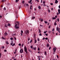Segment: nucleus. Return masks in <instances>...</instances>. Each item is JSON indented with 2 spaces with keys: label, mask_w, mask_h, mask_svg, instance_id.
<instances>
[{
  "label": "nucleus",
  "mask_w": 60,
  "mask_h": 60,
  "mask_svg": "<svg viewBox=\"0 0 60 60\" xmlns=\"http://www.w3.org/2000/svg\"><path fill=\"white\" fill-rule=\"evenodd\" d=\"M16 23H18V26H17V24L16 23H15V27L16 29H19V22H16Z\"/></svg>",
  "instance_id": "obj_1"
},
{
  "label": "nucleus",
  "mask_w": 60,
  "mask_h": 60,
  "mask_svg": "<svg viewBox=\"0 0 60 60\" xmlns=\"http://www.w3.org/2000/svg\"><path fill=\"white\" fill-rule=\"evenodd\" d=\"M56 49H57L56 47H55V48H53V50L54 51V52L53 53V54H55V53L56 52Z\"/></svg>",
  "instance_id": "obj_2"
},
{
  "label": "nucleus",
  "mask_w": 60,
  "mask_h": 60,
  "mask_svg": "<svg viewBox=\"0 0 60 60\" xmlns=\"http://www.w3.org/2000/svg\"><path fill=\"white\" fill-rule=\"evenodd\" d=\"M58 13H57V15H59L60 13V9H59L58 10Z\"/></svg>",
  "instance_id": "obj_3"
},
{
  "label": "nucleus",
  "mask_w": 60,
  "mask_h": 60,
  "mask_svg": "<svg viewBox=\"0 0 60 60\" xmlns=\"http://www.w3.org/2000/svg\"><path fill=\"white\" fill-rule=\"evenodd\" d=\"M24 51L27 50V48H26V46H25L24 47Z\"/></svg>",
  "instance_id": "obj_4"
},
{
  "label": "nucleus",
  "mask_w": 60,
  "mask_h": 60,
  "mask_svg": "<svg viewBox=\"0 0 60 60\" xmlns=\"http://www.w3.org/2000/svg\"><path fill=\"white\" fill-rule=\"evenodd\" d=\"M20 53H22V52H23V49H21L20 51Z\"/></svg>",
  "instance_id": "obj_5"
},
{
  "label": "nucleus",
  "mask_w": 60,
  "mask_h": 60,
  "mask_svg": "<svg viewBox=\"0 0 60 60\" xmlns=\"http://www.w3.org/2000/svg\"><path fill=\"white\" fill-rule=\"evenodd\" d=\"M58 2V1H57V0H55V4H57Z\"/></svg>",
  "instance_id": "obj_6"
},
{
  "label": "nucleus",
  "mask_w": 60,
  "mask_h": 60,
  "mask_svg": "<svg viewBox=\"0 0 60 60\" xmlns=\"http://www.w3.org/2000/svg\"><path fill=\"white\" fill-rule=\"evenodd\" d=\"M60 30V28H57L56 29L57 31H59Z\"/></svg>",
  "instance_id": "obj_7"
},
{
  "label": "nucleus",
  "mask_w": 60,
  "mask_h": 60,
  "mask_svg": "<svg viewBox=\"0 0 60 60\" xmlns=\"http://www.w3.org/2000/svg\"><path fill=\"white\" fill-rule=\"evenodd\" d=\"M6 0H2L1 2H2L3 3V2H5Z\"/></svg>",
  "instance_id": "obj_8"
},
{
  "label": "nucleus",
  "mask_w": 60,
  "mask_h": 60,
  "mask_svg": "<svg viewBox=\"0 0 60 60\" xmlns=\"http://www.w3.org/2000/svg\"><path fill=\"white\" fill-rule=\"evenodd\" d=\"M38 31L39 33H41V30L40 29H39Z\"/></svg>",
  "instance_id": "obj_9"
},
{
  "label": "nucleus",
  "mask_w": 60,
  "mask_h": 60,
  "mask_svg": "<svg viewBox=\"0 0 60 60\" xmlns=\"http://www.w3.org/2000/svg\"><path fill=\"white\" fill-rule=\"evenodd\" d=\"M26 34H27L28 33H29V31H28V30L26 31Z\"/></svg>",
  "instance_id": "obj_10"
},
{
  "label": "nucleus",
  "mask_w": 60,
  "mask_h": 60,
  "mask_svg": "<svg viewBox=\"0 0 60 60\" xmlns=\"http://www.w3.org/2000/svg\"><path fill=\"white\" fill-rule=\"evenodd\" d=\"M35 17H34L33 16H32V17L31 19H35Z\"/></svg>",
  "instance_id": "obj_11"
},
{
  "label": "nucleus",
  "mask_w": 60,
  "mask_h": 60,
  "mask_svg": "<svg viewBox=\"0 0 60 60\" xmlns=\"http://www.w3.org/2000/svg\"><path fill=\"white\" fill-rule=\"evenodd\" d=\"M24 51L26 52V54H27V53H28V51L27 50H25Z\"/></svg>",
  "instance_id": "obj_12"
},
{
  "label": "nucleus",
  "mask_w": 60,
  "mask_h": 60,
  "mask_svg": "<svg viewBox=\"0 0 60 60\" xmlns=\"http://www.w3.org/2000/svg\"><path fill=\"white\" fill-rule=\"evenodd\" d=\"M10 44H11V45H12L13 44V41H12L11 42V43Z\"/></svg>",
  "instance_id": "obj_13"
},
{
  "label": "nucleus",
  "mask_w": 60,
  "mask_h": 60,
  "mask_svg": "<svg viewBox=\"0 0 60 60\" xmlns=\"http://www.w3.org/2000/svg\"><path fill=\"white\" fill-rule=\"evenodd\" d=\"M46 46H47V47H49V44H47V45H46Z\"/></svg>",
  "instance_id": "obj_14"
},
{
  "label": "nucleus",
  "mask_w": 60,
  "mask_h": 60,
  "mask_svg": "<svg viewBox=\"0 0 60 60\" xmlns=\"http://www.w3.org/2000/svg\"><path fill=\"white\" fill-rule=\"evenodd\" d=\"M36 42H37V40H35L34 43H36Z\"/></svg>",
  "instance_id": "obj_15"
},
{
  "label": "nucleus",
  "mask_w": 60,
  "mask_h": 60,
  "mask_svg": "<svg viewBox=\"0 0 60 60\" xmlns=\"http://www.w3.org/2000/svg\"><path fill=\"white\" fill-rule=\"evenodd\" d=\"M45 55H46H46H47V52H45Z\"/></svg>",
  "instance_id": "obj_16"
},
{
  "label": "nucleus",
  "mask_w": 60,
  "mask_h": 60,
  "mask_svg": "<svg viewBox=\"0 0 60 60\" xmlns=\"http://www.w3.org/2000/svg\"><path fill=\"white\" fill-rule=\"evenodd\" d=\"M19 0H16L15 2L17 3V2H19Z\"/></svg>",
  "instance_id": "obj_17"
},
{
  "label": "nucleus",
  "mask_w": 60,
  "mask_h": 60,
  "mask_svg": "<svg viewBox=\"0 0 60 60\" xmlns=\"http://www.w3.org/2000/svg\"><path fill=\"white\" fill-rule=\"evenodd\" d=\"M38 8L39 9H41V6H38Z\"/></svg>",
  "instance_id": "obj_18"
},
{
  "label": "nucleus",
  "mask_w": 60,
  "mask_h": 60,
  "mask_svg": "<svg viewBox=\"0 0 60 60\" xmlns=\"http://www.w3.org/2000/svg\"><path fill=\"white\" fill-rule=\"evenodd\" d=\"M8 26H11V24L10 23H8Z\"/></svg>",
  "instance_id": "obj_19"
},
{
  "label": "nucleus",
  "mask_w": 60,
  "mask_h": 60,
  "mask_svg": "<svg viewBox=\"0 0 60 60\" xmlns=\"http://www.w3.org/2000/svg\"><path fill=\"white\" fill-rule=\"evenodd\" d=\"M45 24H47V23H48V22H46V21H45Z\"/></svg>",
  "instance_id": "obj_20"
},
{
  "label": "nucleus",
  "mask_w": 60,
  "mask_h": 60,
  "mask_svg": "<svg viewBox=\"0 0 60 60\" xmlns=\"http://www.w3.org/2000/svg\"><path fill=\"white\" fill-rule=\"evenodd\" d=\"M33 49H34V50H36V47H35L34 48H33Z\"/></svg>",
  "instance_id": "obj_21"
},
{
  "label": "nucleus",
  "mask_w": 60,
  "mask_h": 60,
  "mask_svg": "<svg viewBox=\"0 0 60 60\" xmlns=\"http://www.w3.org/2000/svg\"><path fill=\"white\" fill-rule=\"evenodd\" d=\"M32 1V0H30V1L28 2V3H30L31 2V1Z\"/></svg>",
  "instance_id": "obj_22"
},
{
  "label": "nucleus",
  "mask_w": 60,
  "mask_h": 60,
  "mask_svg": "<svg viewBox=\"0 0 60 60\" xmlns=\"http://www.w3.org/2000/svg\"><path fill=\"white\" fill-rule=\"evenodd\" d=\"M15 43L13 44V45H12V46H15Z\"/></svg>",
  "instance_id": "obj_23"
},
{
  "label": "nucleus",
  "mask_w": 60,
  "mask_h": 60,
  "mask_svg": "<svg viewBox=\"0 0 60 60\" xmlns=\"http://www.w3.org/2000/svg\"><path fill=\"white\" fill-rule=\"evenodd\" d=\"M21 32L23 34V30H22L21 31Z\"/></svg>",
  "instance_id": "obj_24"
},
{
  "label": "nucleus",
  "mask_w": 60,
  "mask_h": 60,
  "mask_svg": "<svg viewBox=\"0 0 60 60\" xmlns=\"http://www.w3.org/2000/svg\"><path fill=\"white\" fill-rule=\"evenodd\" d=\"M4 34L5 35H6V34H7L6 33V32H5V33Z\"/></svg>",
  "instance_id": "obj_25"
},
{
  "label": "nucleus",
  "mask_w": 60,
  "mask_h": 60,
  "mask_svg": "<svg viewBox=\"0 0 60 60\" xmlns=\"http://www.w3.org/2000/svg\"><path fill=\"white\" fill-rule=\"evenodd\" d=\"M43 4H45V1H43Z\"/></svg>",
  "instance_id": "obj_26"
},
{
  "label": "nucleus",
  "mask_w": 60,
  "mask_h": 60,
  "mask_svg": "<svg viewBox=\"0 0 60 60\" xmlns=\"http://www.w3.org/2000/svg\"><path fill=\"white\" fill-rule=\"evenodd\" d=\"M48 11L49 12V13L50 12V10H49V9H48Z\"/></svg>",
  "instance_id": "obj_27"
},
{
  "label": "nucleus",
  "mask_w": 60,
  "mask_h": 60,
  "mask_svg": "<svg viewBox=\"0 0 60 60\" xmlns=\"http://www.w3.org/2000/svg\"><path fill=\"white\" fill-rule=\"evenodd\" d=\"M2 38L3 39H4V40H5V38H4L3 37H2Z\"/></svg>",
  "instance_id": "obj_28"
},
{
  "label": "nucleus",
  "mask_w": 60,
  "mask_h": 60,
  "mask_svg": "<svg viewBox=\"0 0 60 60\" xmlns=\"http://www.w3.org/2000/svg\"><path fill=\"white\" fill-rule=\"evenodd\" d=\"M6 44H9V43H8V41H6Z\"/></svg>",
  "instance_id": "obj_29"
},
{
  "label": "nucleus",
  "mask_w": 60,
  "mask_h": 60,
  "mask_svg": "<svg viewBox=\"0 0 60 60\" xmlns=\"http://www.w3.org/2000/svg\"><path fill=\"white\" fill-rule=\"evenodd\" d=\"M32 7V6H31L30 7V10H32V8H31Z\"/></svg>",
  "instance_id": "obj_30"
},
{
  "label": "nucleus",
  "mask_w": 60,
  "mask_h": 60,
  "mask_svg": "<svg viewBox=\"0 0 60 60\" xmlns=\"http://www.w3.org/2000/svg\"><path fill=\"white\" fill-rule=\"evenodd\" d=\"M52 32H54V29L53 28L52 30Z\"/></svg>",
  "instance_id": "obj_31"
},
{
  "label": "nucleus",
  "mask_w": 60,
  "mask_h": 60,
  "mask_svg": "<svg viewBox=\"0 0 60 60\" xmlns=\"http://www.w3.org/2000/svg\"><path fill=\"white\" fill-rule=\"evenodd\" d=\"M4 52H6L7 51V50H6L5 49L4 51Z\"/></svg>",
  "instance_id": "obj_32"
},
{
  "label": "nucleus",
  "mask_w": 60,
  "mask_h": 60,
  "mask_svg": "<svg viewBox=\"0 0 60 60\" xmlns=\"http://www.w3.org/2000/svg\"><path fill=\"white\" fill-rule=\"evenodd\" d=\"M59 18H58V19H57V21H58V22H59Z\"/></svg>",
  "instance_id": "obj_33"
},
{
  "label": "nucleus",
  "mask_w": 60,
  "mask_h": 60,
  "mask_svg": "<svg viewBox=\"0 0 60 60\" xmlns=\"http://www.w3.org/2000/svg\"><path fill=\"white\" fill-rule=\"evenodd\" d=\"M42 35V34H41V33H40L39 34V36H41Z\"/></svg>",
  "instance_id": "obj_34"
},
{
  "label": "nucleus",
  "mask_w": 60,
  "mask_h": 60,
  "mask_svg": "<svg viewBox=\"0 0 60 60\" xmlns=\"http://www.w3.org/2000/svg\"><path fill=\"white\" fill-rule=\"evenodd\" d=\"M56 56H57V58H59V57H58V55H56Z\"/></svg>",
  "instance_id": "obj_35"
},
{
  "label": "nucleus",
  "mask_w": 60,
  "mask_h": 60,
  "mask_svg": "<svg viewBox=\"0 0 60 60\" xmlns=\"http://www.w3.org/2000/svg\"><path fill=\"white\" fill-rule=\"evenodd\" d=\"M38 51H40V48H38Z\"/></svg>",
  "instance_id": "obj_36"
},
{
  "label": "nucleus",
  "mask_w": 60,
  "mask_h": 60,
  "mask_svg": "<svg viewBox=\"0 0 60 60\" xmlns=\"http://www.w3.org/2000/svg\"><path fill=\"white\" fill-rule=\"evenodd\" d=\"M10 40H13V38H10Z\"/></svg>",
  "instance_id": "obj_37"
},
{
  "label": "nucleus",
  "mask_w": 60,
  "mask_h": 60,
  "mask_svg": "<svg viewBox=\"0 0 60 60\" xmlns=\"http://www.w3.org/2000/svg\"><path fill=\"white\" fill-rule=\"evenodd\" d=\"M30 43H31L32 42V40H31L30 41Z\"/></svg>",
  "instance_id": "obj_38"
},
{
  "label": "nucleus",
  "mask_w": 60,
  "mask_h": 60,
  "mask_svg": "<svg viewBox=\"0 0 60 60\" xmlns=\"http://www.w3.org/2000/svg\"><path fill=\"white\" fill-rule=\"evenodd\" d=\"M30 48L31 49H33V46H30Z\"/></svg>",
  "instance_id": "obj_39"
},
{
  "label": "nucleus",
  "mask_w": 60,
  "mask_h": 60,
  "mask_svg": "<svg viewBox=\"0 0 60 60\" xmlns=\"http://www.w3.org/2000/svg\"><path fill=\"white\" fill-rule=\"evenodd\" d=\"M36 38L35 37V36H34V39H35Z\"/></svg>",
  "instance_id": "obj_40"
},
{
  "label": "nucleus",
  "mask_w": 60,
  "mask_h": 60,
  "mask_svg": "<svg viewBox=\"0 0 60 60\" xmlns=\"http://www.w3.org/2000/svg\"><path fill=\"white\" fill-rule=\"evenodd\" d=\"M4 10H6V8H4Z\"/></svg>",
  "instance_id": "obj_41"
},
{
  "label": "nucleus",
  "mask_w": 60,
  "mask_h": 60,
  "mask_svg": "<svg viewBox=\"0 0 60 60\" xmlns=\"http://www.w3.org/2000/svg\"><path fill=\"white\" fill-rule=\"evenodd\" d=\"M48 38H45V40H48Z\"/></svg>",
  "instance_id": "obj_42"
},
{
  "label": "nucleus",
  "mask_w": 60,
  "mask_h": 60,
  "mask_svg": "<svg viewBox=\"0 0 60 60\" xmlns=\"http://www.w3.org/2000/svg\"><path fill=\"white\" fill-rule=\"evenodd\" d=\"M53 19H56V18H55V17H53Z\"/></svg>",
  "instance_id": "obj_43"
},
{
  "label": "nucleus",
  "mask_w": 60,
  "mask_h": 60,
  "mask_svg": "<svg viewBox=\"0 0 60 60\" xmlns=\"http://www.w3.org/2000/svg\"><path fill=\"white\" fill-rule=\"evenodd\" d=\"M5 27H7V26L6 25H5Z\"/></svg>",
  "instance_id": "obj_44"
},
{
  "label": "nucleus",
  "mask_w": 60,
  "mask_h": 60,
  "mask_svg": "<svg viewBox=\"0 0 60 60\" xmlns=\"http://www.w3.org/2000/svg\"><path fill=\"white\" fill-rule=\"evenodd\" d=\"M38 58H39V57H41V56H38Z\"/></svg>",
  "instance_id": "obj_45"
},
{
  "label": "nucleus",
  "mask_w": 60,
  "mask_h": 60,
  "mask_svg": "<svg viewBox=\"0 0 60 60\" xmlns=\"http://www.w3.org/2000/svg\"><path fill=\"white\" fill-rule=\"evenodd\" d=\"M49 33H50L51 32V31L50 30H49Z\"/></svg>",
  "instance_id": "obj_46"
},
{
  "label": "nucleus",
  "mask_w": 60,
  "mask_h": 60,
  "mask_svg": "<svg viewBox=\"0 0 60 60\" xmlns=\"http://www.w3.org/2000/svg\"><path fill=\"white\" fill-rule=\"evenodd\" d=\"M22 47H23V46H24V44H22Z\"/></svg>",
  "instance_id": "obj_47"
},
{
  "label": "nucleus",
  "mask_w": 60,
  "mask_h": 60,
  "mask_svg": "<svg viewBox=\"0 0 60 60\" xmlns=\"http://www.w3.org/2000/svg\"><path fill=\"white\" fill-rule=\"evenodd\" d=\"M54 25H56V23L55 22L54 23Z\"/></svg>",
  "instance_id": "obj_48"
},
{
  "label": "nucleus",
  "mask_w": 60,
  "mask_h": 60,
  "mask_svg": "<svg viewBox=\"0 0 60 60\" xmlns=\"http://www.w3.org/2000/svg\"><path fill=\"white\" fill-rule=\"evenodd\" d=\"M26 5H27V6H29V5H28V4H26Z\"/></svg>",
  "instance_id": "obj_49"
},
{
  "label": "nucleus",
  "mask_w": 60,
  "mask_h": 60,
  "mask_svg": "<svg viewBox=\"0 0 60 60\" xmlns=\"http://www.w3.org/2000/svg\"><path fill=\"white\" fill-rule=\"evenodd\" d=\"M38 41H40V39L39 38H38Z\"/></svg>",
  "instance_id": "obj_50"
},
{
  "label": "nucleus",
  "mask_w": 60,
  "mask_h": 60,
  "mask_svg": "<svg viewBox=\"0 0 60 60\" xmlns=\"http://www.w3.org/2000/svg\"><path fill=\"white\" fill-rule=\"evenodd\" d=\"M39 60H41V58H38Z\"/></svg>",
  "instance_id": "obj_51"
},
{
  "label": "nucleus",
  "mask_w": 60,
  "mask_h": 60,
  "mask_svg": "<svg viewBox=\"0 0 60 60\" xmlns=\"http://www.w3.org/2000/svg\"><path fill=\"white\" fill-rule=\"evenodd\" d=\"M40 26H41L42 27L43 26V25H40Z\"/></svg>",
  "instance_id": "obj_52"
},
{
  "label": "nucleus",
  "mask_w": 60,
  "mask_h": 60,
  "mask_svg": "<svg viewBox=\"0 0 60 60\" xmlns=\"http://www.w3.org/2000/svg\"><path fill=\"white\" fill-rule=\"evenodd\" d=\"M50 49H51V47H50L49 48V50H50Z\"/></svg>",
  "instance_id": "obj_53"
},
{
  "label": "nucleus",
  "mask_w": 60,
  "mask_h": 60,
  "mask_svg": "<svg viewBox=\"0 0 60 60\" xmlns=\"http://www.w3.org/2000/svg\"><path fill=\"white\" fill-rule=\"evenodd\" d=\"M19 46H21V44H19Z\"/></svg>",
  "instance_id": "obj_54"
},
{
  "label": "nucleus",
  "mask_w": 60,
  "mask_h": 60,
  "mask_svg": "<svg viewBox=\"0 0 60 60\" xmlns=\"http://www.w3.org/2000/svg\"><path fill=\"white\" fill-rule=\"evenodd\" d=\"M22 3H23V4H24V1H23L22 2Z\"/></svg>",
  "instance_id": "obj_55"
},
{
  "label": "nucleus",
  "mask_w": 60,
  "mask_h": 60,
  "mask_svg": "<svg viewBox=\"0 0 60 60\" xmlns=\"http://www.w3.org/2000/svg\"><path fill=\"white\" fill-rule=\"evenodd\" d=\"M45 35L46 36H48V34H45Z\"/></svg>",
  "instance_id": "obj_56"
},
{
  "label": "nucleus",
  "mask_w": 60,
  "mask_h": 60,
  "mask_svg": "<svg viewBox=\"0 0 60 60\" xmlns=\"http://www.w3.org/2000/svg\"><path fill=\"white\" fill-rule=\"evenodd\" d=\"M45 39V38H44L42 39V40H44Z\"/></svg>",
  "instance_id": "obj_57"
},
{
  "label": "nucleus",
  "mask_w": 60,
  "mask_h": 60,
  "mask_svg": "<svg viewBox=\"0 0 60 60\" xmlns=\"http://www.w3.org/2000/svg\"><path fill=\"white\" fill-rule=\"evenodd\" d=\"M58 32L59 33H60V30H59V31H58Z\"/></svg>",
  "instance_id": "obj_58"
},
{
  "label": "nucleus",
  "mask_w": 60,
  "mask_h": 60,
  "mask_svg": "<svg viewBox=\"0 0 60 60\" xmlns=\"http://www.w3.org/2000/svg\"><path fill=\"white\" fill-rule=\"evenodd\" d=\"M4 46H3V49H4Z\"/></svg>",
  "instance_id": "obj_59"
},
{
  "label": "nucleus",
  "mask_w": 60,
  "mask_h": 60,
  "mask_svg": "<svg viewBox=\"0 0 60 60\" xmlns=\"http://www.w3.org/2000/svg\"><path fill=\"white\" fill-rule=\"evenodd\" d=\"M41 22H42V21H43V19H41Z\"/></svg>",
  "instance_id": "obj_60"
},
{
  "label": "nucleus",
  "mask_w": 60,
  "mask_h": 60,
  "mask_svg": "<svg viewBox=\"0 0 60 60\" xmlns=\"http://www.w3.org/2000/svg\"><path fill=\"white\" fill-rule=\"evenodd\" d=\"M51 27H50V26H49V28H50Z\"/></svg>",
  "instance_id": "obj_61"
},
{
  "label": "nucleus",
  "mask_w": 60,
  "mask_h": 60,
  "mask_svg": "<svg viewBox=\"0 0 60 60\" xmlns=\"http://www.w3.org/2000/svg\"><path fill=\"white\" fill-rule=\"evenodd\" d=\"M50 4H51V5H53V4L52 3H51Z\"/></svg>",
  "instance_id": "obj_62"
},
{
  "label": "nucleus",
  "mask_w": 60,
  "mask_h": 60,
  "mask_svg": "<svg viewBox=\"0 0 60 60\" xmlns=\"http://www.w3.org/2000/svg\"><path fill=\"white\" fill-rule=\"evenodd\" d=\"M44 33H45V34H46V31H45L44 32Z\"/></svg>",
  "instance_id": "obj_63"
},
{
  "label": "nucleus",
  "mask_w": 60,
  "mask_h": 60,
  "mask_svg": "<svg viewBox=\"0 0 60 60\" xmlns=\"http://www.w3.org/2000/svg\"><path fill=\"white\" fill-rule=\"evenodd\" d=\"M17 50V49H15V52H16V50Z\"/></svg>",
  "instance_id": "obj_64"
}]
</instances>
